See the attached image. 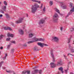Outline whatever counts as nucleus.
Returning <instances> with one entry per match:
<instances>
[{
	"label": "nucleus",
	"mask_w": 74,
	"mask_h": 74,
	"mask_svg": "<svg viewBox=\"0 0 74 74\" xmlns=\"http://www.w3.org/2000/svg\"><path fill=\"white\" fill-rule=\"evenodd\" d=\"M32 40L33 42H34L37 41V38L36 37H35L32 38Z\"/></svg>",
	"instance_id": "4468645a"
},
{
	"label": "nucleus",
	"mask_w": 74,
	"mask_h": 74,
	"mask_svg": "<svg viewBox=\"0 0 74 74\" xmlns=\"http://www.w3.org/2000/svg\"><path fill=\"white\" fill-rule=\"evenodd\" d=\"M4 63V61H2L0 62V69L1 67V66L2 65V64H3V63Z\"/></svg>",
	"instance_id": "bb28decb"
},
{
	"label": "nucleus",
	"mask_w": 74,
	"mask_h": 74,
	"mask_svg": "<svg viewBox=\"0 0 74 74\" xmlns=\"http://www.w3.org/2000/svg\"><path fill=\"white\" fill-rule=\"evenodd\" d=\"M36 48H37V47H35L34 48V51H37L36 50Z\"/></svg>",
	"instance_id": "72a5a7b5"
},
{
	"label": "nucleus",
	"mask_w": 74,
	"mask_h": 74,
	"mask_svg": "<svg viewBox=\"0 0 74 74\" xmlns=\"http://www.w3.org/2000/svg\"><path fill=\"white\" fill-rule=\"evenodd\" d=\"M13 74H15V73H14V72H13Z\"/></svg>",
	"instance_id": "774afa93"
},
{
	"label": "nucleus",
	"mask_w": 74,
	"mask_h": 74,
	"mask_svg": "<svg viewBox=\"0 0 74 74\" xmlns=\"http://www.w3.org/2000/svg\"><path fill=\"white\" fill-rule=\"evenodd\" d=\"M43 11H44V12H45V6H44V8L43 9Z\"/></svg>",
	"instance_id": "f704fd0d"
},
{
	"label": "nucleus",
	"mask_w": 74,
	"mask_h": 74,
	"mask_svg": "<svg viewBox=\"0 0 74 74\" xmlns=\"http://www.w3.org/2000/svg\"><path fill=\"white\" fill-rule=\"evenodd\" d=\"M11 43H13V44H15V41L12 40L11 41Z\"/></svg>",
	"instance_id": "58836bf2"
},
{
	"label": "nucleus",
	"mask_w": 74,
	"mask_h": 74,
	"mask_svg": "<svg viewBox=\"0 0 74 74\" xmlns=\"http://www.w3.org/2000/svg\"><path fill=\"white\" fill-rule=\"evenodd\" d=\"M70 74H74V73L73 72H71L70 73Z\"/></svg>",
	"instance_id": "6e6d98bb"
},
{
	"label": "nucleus",
	"mask_w": 74,
	"mask_h": 74,
	"mask_svg": "<svg viewBox=\"0 0 74 74\" xmlns=\"http://www.w3.org/2000/svg\"><path fill=\"white\" fill-rule=\"evenodd\" d=\"M14 49H11V51H10V53H11V54H12L13 53H14Z\"/></svg>",
	"instance_id": "5701e85b"
},
{
	"label": "nucleus",
	"mask_w": 74,
	"mask_h": 74,
	"mask_svg": "<svg viewBox=\"0 0 74 74\" xmlns=\"http://www.w3.org/2000/svg\"><path fill=\"white\" fill-rule=\"evenodd\" d=\"M54 10L56 11V12H58L59 14H60V15H62V14H60V12H59V10L57 8H55Z\"/></svg>",
	"instance_id": "f3484780"
},
{
	"label": "nucleus",
	"mask_w": 74,
	"mask_h": 74,
	"mask_svg": "<svg viewBox=\"0 0 74 74\" xmlns=\"http://www.w3.org/2000/svg\"><path fill=\"white\" fill-rule=\"evenodd\" d=\"M3 69H5V67H3Z\"/></svg>",
	"instance_id": "13d9d810"
},
{
	"label": "nucleus",
	"mask_w": 74,
	"mask_h": 74,
	"mask_svg": "<svg viewBox=\"0 0 74 74\" xmlns=\"http://www.w3.org/2000/svg\"><path fill=\"white\" fill-rule=\"evenodd\" d=\"M59 18V16L58 14L56 13L53 16V21L54 22H57Z\"/></svg>",
	"instance_id": "7ed1b4c3"
},
{
	"label": "nucleus",
	"mask_w": 74,
	"mask_h": 74,
	"mask_svg": "<svg viewBox=\"0 0 74 74\" xmlns=\"http://www.w3.org/2000/svg\"><path fill=\"white\" fill-rule=\"evenodd\" d=\"M51 5H52L53 4V3L52 2V1H50L49 3Z\"/></svg>",
	"instance_id": "a19ab883"
},
{
	"label": "nucleus",
	"mask_w": 74,
	"mask_h": 74,
	"mask_svg": "<svg viewBox=\"0 0 74 74\" xmlns=\"http://www.w3.org/2000/svg\"><path fill=\"white\" fill-rule=\"evenodd\" d=\"M71 50V51L72 52H73V53L74 52V50L73 49H72V50Z\"/></svg>",
	"instance_id": "37998d69"
},
{
	"label": "nucleus",
	"mask_w": 74,
	"mask_h": 74,
	"mask_svg": "<svg viewBox=\"0 0 74 74\" xmlns=\"http://www.w3.org/2000/svg\"><path fill=\"white\" fill-rule=\"evenodd\" d=\"M12 25H13V26H14V24L13 23H12Z\"/></svg>",
	"instance_id": "4d7b16f0"
},
{
	"label": "nucleus",
	"mask_w": 74,
	"mask_h": 74,
	"mask_svg": "<svg viewBox=\"0 0 74 74\" xmlns=\"http://www.w3.org/2000/svg\"><path fill=\"white\" fill-rule=\"evenodd\" d=\"M23 29H25V27L24 26V27H23Z\"/></svg>",
	"instance_id": "680f3d73"
},
{
	"label": "nucleus",
	"mask_w": 74,
	"mask_h": 74,
	"mask_svg": "<svg viewBox=\"0 0 74 74\" xmlns=\"http://www.w3.org/2000/svg\"><path fill=\"white\" fill-rule=\"evenodd\" d=\"M67 71H68V69L66 70H65V73H67Z\"/></svg>",
	"instance_id": "e433bc0d"
},
{
	"label": "nucleus",
	"mask_w": 74,
	"mask_h": 74,
	"mask_svg": "<svg viewBox=\"0 0 74 74\" xmlns=\"http://www.w3.org/2000/svg\"><path fill=\"white\" fill-rule=\"evenodd\" d=\"M2 9L4 11H6V6H3L2 7Z\"/></svg>",
	"instance_id": "aec40b11"
},
{
	"label": "nucleus",
	"mask_w": 74,
	"mask_h": 74,
	"mask_svg": "<svg viewBox=\"0 0 74 74\" xmlns=\"http://www.w3.org/2000/svg\"><path fill=\"white\" fill-rule=\"evenodd\" d=\"M60 29V30H61V31H62V30H63V27H61Z\"/></svg>",
	"instance_id": "603ef678"
},
{
	"label": "nucleus",
	"mask_w": 74,
	"mask_h": 74,
	"mask_svg": "<svg viewBox=\"0 0 74 74\" xmlns=\"http://www.w3.org/2000/svg\"><path fill=\"white\" fill-rule=\"evenodd\" d=\"M6 71L7 73H8L11 72V71Z\"/></svg>",
	"instance_id": "ea45409f"
},
{
	"label": "nucleus",
	"mask_w": 74,
	"mask_h": 74,
	"mask_svg": "<svg viewBox=\"0 0 74 74\" xmlns=\"http://www.w3.org/2000/svg\"><path fill=\"white\" fill-rule=\"evenodd\" d=\"M34 36V34H29V38H32V37H33V36Z\"/></svg>",
	"instance_id": "412c9836"
},
{
	"label": "nucleus",
	"mask_w": 74,
	"mask_h": 74,
	"mask_svg": "<svg viewBox=\"0 0 74 74\" xmlns=\"http://www.w3.org/2000/svg\"><path fill=\"white\" fill-rule=\"evenodd\" d=\"M8 37H14V35L13 34H10V32H8Z\"/></svg>",
	"instance_id": "2eb2a0df"
},
{
	"label": "nucleus",
	"mask_w": 74,
	"mask_h": 74,
	"mask_svg": "<svg viewBox=\"0 0 74 74\" xmlns=\"http://www.w3.org/2000/svg\"><path fill=\"white\" fill-rule=\"evenodd\" d=\"M27 73V74H30V71L29 70L26 71V73Z\"/></svg>",
	"instance_id": "c85d7f7f"
},
{
	"label": "nucleus",
	"mask_w": 74,
	"mask_h": 74,
	"mask_svg": "<svg viewBox=\"0 0 74 74\" xmlns=\"http://www.w3.org/2000/svg\"><path fill=\"white\" fill-rule=\"evenodd\" d=\"M0 12H1V13H3V14H4V11H3L2 10H0Z\"/></svg>",
	"instance_id": "a18cd8bd"
},
{
	"label": "nucleus",
	"mask_w": 74,
	"mask_h": 74,
	"mask_svg": "<svg viewBox=\"0 0 74 74\" xmlns=\"http://www.w3.org/2000/svg\"><path fill=\"white\" fill-rule=\"evenodd\" d=\"M69 49H70V50H72L74 48V47L73 46V45L69 44Z\"/></svg>",
	"instance_id": "ddd939ff"
},
{
	"label": "nucleus",
	"mask_w": 74,
	"mask_h": 74,
	"mask_svg": "<svg viewBox=\"0 0 74 74\" xmlns=\"http://www.w3.org/2000/svg\"><path fill=\"white\" fill-rule=\"evenodd\" d=\"M27 17H28V14H27Z\"/></svg>",
	"instance_id": "e2e57ef3"
},
{
	"label": "nucleus",
	"mask_w": 74,
	"mask_h": 74,
	"mask_svg": "<svg viewBox=\"0 0 74 74\" xmlns=\"http://www.w3.org/2000/svg\"><path fill=\"white\" fill-rule=\"evenodd\" d=\"M5 15H6V17L7 18H10V16H9L8 14H5Z\"/></svg>",
	"instance_id": "c756f323"
},
{
	"label": "nucleus",
	"mask_w": 74,
	"mask_h": 74,
	"mask_svg": "<svg viewBox=\"0 0 74 74\" xmlns=\"http://www.w3.org/2000/svg\"><path fill=\"white\" fill-rule=\"evenodd\" d=\"M4 29L6 30H11V28L10 27H4Z\"/></svg>",
	"instance_id": "dca6fc26"
},
{
	"label": "nucleus",
	"mask_w": 74,
	"mask_h": 74,
	"mask_svg": "<svg viewBox=\"0 0 74 74\" xmlns=\"http://www.w3.org/2000/svg\"><path fill=\"white\" fill-rule=\"evenodd\" d=\"M42 4L41 5L40 8H42Z\"/></svg>",
	"instance_id": "864d4df0"
},
{
	"label": "nucleus",
	"mask_w": 74,
	"mask_h": 74,
	"mask_svg": "<svg viewBox=\"0 0 74 74\" xmlns=\"http://www.w3.org/2000/svg\"><path fill=\"white\" fill-rule=\"evenodd\" d=\"M47 18H45L44 19H42L40 20V21L39 23V24H42L45 22V19H46Z\"/></svg>",
	"instance_id": "9d476101"
},
{
	"label": "nucleus",
	"mask_w": 74,
	"mask_h": 74,
	"mask_svg": "<svg viewBox=\"0 0 74 74\" xmlns=\"http://www.w3.org/2000/svg\"><path fill=\"white\" fill-rule=\"evenodd\" d=\"M34 64H37V63H35Z\"/></svg>",
	"instance_id": "338daca9"
},
{
	"label": "nucleus",
	"mask_w": 74,
	"mask_h": 74,
	"mask_svg": "<svg viewBox=\"0 0 74 74\" xmlns=\"http://www.w3.org/2000/svg\"><path fill=\"white\" fill-rule=\"evenodd\" d=\"M50 65L51 68H54L56 66V64H54L53 62H51L50 63Z\"/></svg>",
	"instance_id": "9b49d317"
},
{
	"label": "nucleus",
	"mask_w": 74,
	"mask_h": 74,
	"mask_svg": "<svg viewBox=\"0 0 74 74\" xmlns=\"http://www.w3.org/2000/svg\"><path fill=\"white\" fill-rule=\"evenodd\" d=\"M53 50H51V57L53 59V62H55V56H54V55L53 54Z\"/></svg>",
	"instance_id": "423d86ee"
},
{
	"label": "nucleus",
	"mask_w": 74,
	"mask_h": 74,
	"mask_svg": "<svg viewBox=\"0 0 74 74\" xmlns=\"http://www.w3.org/2000/svg\"><path fill=\"white\" fill-rule=\"evenodd\" d=\"M70 30H71V32H73V31H74V27H72L71 28Z\"/></svg>",
	"instance_id": "cd10ccee"
},
{
	"label": "nucleus",
	"mask_w": 74,
	"mask_h": 74,
	"mask_svg": "<svg viewBox=\"0 0 74 74\" xmlns=\"http://www.w3.org/2000/svg\"><path fill=\"white\" fill-rule=\"evenodd\" d=\"M26 71H24L22 72V74H26Z\"/></svg>",
	"instance_id": "4c0bfd02"
},
{
	"label": "nucleus",
	"mask_w": 74,
	"mask_h": 74,
	"mask_svg": "<svg viewBox=\"0 0 74 74\" xmlns=\"http://www.w3.org/2000/svg\"><path fill=\"white\" fill-rule=\"evenodd\" d=\"M43 32H45V29H43Z\"/></svg>",
	"instance_id": "0e129e2a"
},
{
	"label": "nucleus",
	"mask_w": 74,
	"mask_h": 74,
	"mask_svg": "<svg viewBox=\"0 0 74 74\" xmlns=\"http://www.w3.org/2000/svg\"><path fill=\"white\" fill-rule=\"evenodd\" d=\"M61 7H62L63 9H67V6L66 5L64 4L63 2H61Z\"/></svg>",
	"instance_id": "1a4fd4ad"
},
{
	"label": "nucleus",
	"mask_w": 74,
	"mask_h": 74,
	"mask_svg": "<svg viewBox=\"0 0 74 74\" xmlns=\"http://www.w3.org/2000/svg\"><path fill=\"white\" fill-rule=\"evenodd\" d=\"M37 3H38V4H40L41 3V1H37Z\"/></svg>",
	"instance_id": "49530a36"
},
{
	"label": "nucleus",
	"mask_w": 74,
	"mask_h": 74,
	"mask_svg": "<svg viewBox=\"0 0 74 74\" xmlns=\"http://www.w3.org/2000/svg\"><path fill=\"white\" fill-rule=\"evenodd\" d=\"M10 45H8L7 46V48H8V49H9L10 47Z\"/></svg>",
	"instance_id": "c03bdc74"
},
{
	"label": "nucleus",
	"mask_w": 74,
	"mask_h": 74,
	"mask_svg": "<svg viewBox=\"0 0 74 74\" xmlns=\"http://www.w3.org/2000/svg\"><path fill=\"white\" fill-rule=\"evenodd\" d=\"M38 46H40L41 48H43L44 46H48V45L46 44H45L44 43H41L40 42H38Z\"/></svg>",
	"instance_id": "20e7f679"
},
{
	"label": "nucleus",
	"mask_w": 74,
	"mask_h": 74,
	"mask_svg": "<svg viewBox=\"0 0 74 74\" xmlns=\"http://www.w3.org/2000/svg\"><path fill=\"white\" fill-rule=\"evenodd\" d=\"M31 12L33 14H34L36 12H37V3H35L31 8Z\"/></svg>",
	"instance_id": "f257e3e1"
},
{
	"label": "nucleus",
	"mask_w": 74,
	"mask_h": 74,
	"mask_svg": "<svg viewBox=\"0 0 74 74\" xmlns=\"http://www.w3.org/2000/svg\"><path fill=\"white\" fill-rule=\"evenodd\" d=\"M33 41H29L27 42L28 44H31V43H33Z\"/></svg>",
	"instance_id": "473e14b6"
},
{
	"label": "nucleus",
	"mask_w": 74,
	"mask_h": 74,
	"mask_svg": "<svg viewBox=\"0 0 74 74\" xmlns=\"http://www.w3.org/2000/svg\"><path fill=\"white\" fill-rule=\"evenodd\" d=\"M11 38H7L6 39V41H10V40Z\"/></svg>",
	"instance_id": "c9c22d12"
},
{
	"label": "nucleus",
	"mask_w": 74,
	"mask_h": 74,
	"mask_svg": "<svg viewBox=\"0 0 74 74\" xmlns=\"http://www.w3.org/2000/svg\"><path fill=\"white\" fill-rule=\"evenodd\" d=\"M23 46L25 47H27V45H26V44H24L23 45Z\"/></svg>",
	"instance_id": "de8ad7c7"
},
{
	"label": "nucleus",
	"mask_w": 74,
	"mask_h": 74,
	"mask_svg": "<svg viewBox=\"0 0 74 74\" xmlns=\"http://www.w3.org/2000/svg\"><path fill=\"white\" fill-rule=\"evenodd\" d=\"M52 41H55L58 42H59V38L55 36H53L52 37V39H51Z\"/></svg>",
	"instance_id": "39448f33"
},
{
	"label": "nucleus",
	"mask_w": 74,
	"mask_h": 74,
	"mask_svg": "<svg viewBox=\"0 0 74 74\" xmlns=\"http://www.w3.org/2000/svg\"><path fill=\"white\" fill-rule=\"evenodd\" d=\"M4 36L3 35H1L0 36V40H1V39H2V38H3V37H4Z\"/></svg>",
	"instance_id": "393cba45"
},
{
	"label": "nucleus",
	"mask_w": 74,
	"mask_h": 74,
	"mask_svg": "<svg viewBox=\"0 0 74 74\" xmlns=\"http://www.w3.org/2000/svg\"><path fill=\"white\" fill-rule=\"evenodd\" d=\"M23 20V18H19L18 20L16 21L15 22L16 23H22V21Z\"/></svg>",
	"instance_id": "0eeeda50"
},
{
	"label": "nucleus",
	"mask_w": 74,
	"mask_h": 74,
	"mask_svg": "<svg viewBox=\"0 0 74 74\" xmlns=\"http://www.w3.org/2000/svg\"><path fill=\"white\" fill-rule=\"evenodd\" d=\"M37 8H40V7H39V5H37Z\"/></svg>",
	"instance_id": "052dcab7"
},
{
	"label": "nucleus",
	"mask_w": 74,
	"mask_h": 74,
	"mask_svg": "<svg viewBox=\"0 0 74 74\" xmlns=\"http://www.w3.org/2000/svg\"><path fill=\"white\" fill-rule=\"evenodd\" d=\"M63 56L64 58H65V59H66V60H68V58H67V56H66V55H63Z\"/></svg>",
	"instance_id": "2f4dec72"
},
{
	"label": "nucleus",
	"mask_w": 74,
	"mask_h": 74,
	"mask_svg": "<svg viewBox=\"0 0 74 74\" xmlns=\"http://www.w3.org/2000/svg\"><path fill=\"white\" fill-rule=\"evenodd\" d=\"M44 41V39L42 38H37V41Z\"/></svg>",
	"instance_id": "a211bd4d"
},
{
	"label": "nucleus",
	"mask_w": 74,
	"mask_h": 74,
	"mask_svg": "<svg viewBox=\"0 0 74 74\" xmlns=\"http://www.w3.org/2000/svg\"><path fill=\"white\" fill-rule=\"evenodd\" d=\"M69 55H71L72 56H74V55H73L71 53H68V56H69Z\"/></svg>",
	"instance_id": "8fccbe9b"
},
{
	"label": "nucleus",
	"mask_w": 74,
	"mask_h": 74,
	"mask_svg": "<svg viewBox=\"0 0 74 74\" xmlns=\"http://www.w3.org/2000/svg\"><path fill=\"white\" fill-rule=\"evenodd\" d=\"M3 47H1L0 48L1 49H3Z\"/></svg>",
	"instance_id": "5fc2aeb1"
},
{
	"label": "nucleus",
	"mask_w": 74,
	"mask_h": 74,
	"mask_svg": "<svg viewBox=\"0 0 74 74\" xmlns=\"http://www.w3.org/2000/svg\"><path fill=\"white\" fill-rule=\"evenodd\" d=\"M37 72H38V73L39 74H41V73H42V70H40L38 71V70H37Z\"/></svg>",
	"instance_id": "a878e982"
},
{
	"label": "nucleus",
	"mask_w": 74,
	"mask_h": 74,
	"mask_svg": "<svg viewBox=\"0 0 74 74\" xmlns=\"http://www.w3.org/2000/svg\"><path fill=\"white\" fill-rule=\"evenodd\" d=\"M37 68V67H36V66H35L32 69H34L35 70V69H36Z\"/></svg>",
	"instance_id": "79ce46f5"
},
{
	"label": "nucleus",
	"mask_w": 74,
	"mask_h": 74,
	"mask_svg": "<svg viewBox=\"0 0 74 74\" xmlns=\"http://www.w3.org/2000/svg\"><path fill=\"white\" fill-rule=\"evenodd\" d=\"M71 37H72V36H71L70 37V38H69V39H68V43H70V41H71Z\"/></svg>",
	"instance_id": "b1692460"
},
{
	"label": "nucleus",
	"mask_w": 74,
	"mask_h": 74,
	"mask_svg": "<svg viewBox=\"0 0 74 74\" xmlns=\"http://www.w3.org/2000/svg\"><path fill=\"white\" fill-rule=\"evenodd\" d=\"M19 34L21 35H23L24 33V32L22 30V29H20L19 30Z\"/></svg>",
	"instance_id": "f8f14e48"
},
{
	"label": "nucleus",
	"mask_w": 74,
	"mask_h": 74,
	"mask_svg": "<svg viewBox=\"0 0 74 74\" xmlns=\"http://www.w3.org/2000/svg\"><path fill=\"white\" fill-rule=\"evenodd\" d=\"M63 64L62 63V60H60L57 63V66H60Z\"/></svg>",
	"instance_id": "6e6552de"
},
{
	"label": "nucleus",
	"mask_w": 74,
	"mask_h": 74,
	"mask_svg": "<svg viewBox=\"0 0 74 74\" xmlns=\"http://www.w3.org/2000/svg\"><path fill=\"white\" fill-rule=\"evenodd\" d=\"M3 60H5V59H6V57H4L3 58Z\"/></svg>",
	"instance_id": "09e8293b"
},
{
	"label": "nucleus",
	"mask_w": 74,
	"mask_h": 74,
	"mask_svg": "<svg viewBox=\"0 0 74 74\" xmlns=\"http://www.w3.org/2000/svg\"><path fill=\"white\" fill-rule=\"evenodd\" d=\"M37 73V69L35 70L34 71L32 72V74H35Z\"/></svg>",
	"instance_id": "4be33fe9"
},
{
	"label": "nucleus",
	"mask_w": 74,
	"mask_h": 74,
	"mask_svg": "<svg viewBox=\"0 0 74 74\" xmlns=\"http://www.w3.org/2000/svg\"><path fill=\"white\" fill-rule=\"evenodd\" d=\"M3 3L5 5H7V3L6 1H3Z\"/></svg>",
	"instance_id": "7c9ffc66"
},
{
	"label": "nucleus",
	"mask_w": 74,
	"mask_h": 74,
	"mask_svg": "<svg viewBox=\"0 0 74 74\" xmlns=\"http://www.w3.org/2000/svg\"><path fill=\"white\" fill-rule=\"evenodd\" d=\"M70 5L71 6V8H72L71 10H70V12L68 14V15L66 16V17H68L71 14H72V12H74V6L73 5V4L71 3H70Z\"/></svg>",
	"instance_id": "f03ea898"
},
{
	"label": "nucleus",
	"mask_w": 74,
	"mask_h": 74,
	"mask_svg": "<svg viewBox=\"0 0 74 74\" xmlns=\"http://www.w3.org/2000/svg\"><path fill=\"white\" fill-rule=\"evenodd\" d=\"M1 4V2H0V4Z\"/></svg>",
	"instance_id": "69168bd1"
},
{
	"label": "nucleus",
	"mask_w": 74,
	"mask_h": 74,
	"mask_svg": "<svg viewBox=\"0 0 74 74\" xmlns=\"http://www.w3.org/2000/svg\"><path fill=\"white\" fill-rule=\"evenodd\" d=\"M58 69L59 70H60V71H61L62 72V73H64V72L63 71V67H60V68H59Z\"/></svg>",
	"instance_id": "6ab92c4d"
},
{
	"label": "nucleus",
	"mask_w": 74,
	"mask_h": 74,
	"mask_svg": "<svg viewBox=\"0 0 74 74\" xmlns=\"http://www.w3.org/2000/svg\"><path fill=\"white\" fill-rule=\"evenodd\" d=\"M7 56H8V55H7V53H6L5 54V57H6Z\"/></svg>",
	"instance_id": "3c124183"
},
{
	"label": "nucleus",
	"mask_w": 74,
	"mask_h": 74,
	"mask_svg": "<svg viewBox=\"0 0 74 74\" xmlns=\"http://www.w3.org/2000/svg\"><path fill=\"white\" fill-rule=\"evenodd\" d=\"M2 16H3V15L1 14V15H0V17H1Z\"/></svg>",
	"instance_id": "bf43d9fd"
}]
</instances>
